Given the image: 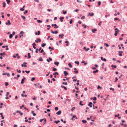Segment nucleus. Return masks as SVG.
<instances>
[{
    "mask_svg": "<svg viewBox=\"0 0 127 127\" xmlns=\"http://www.w3.org/2000/svg\"><path fill=\"white\" fill-rule=\"evenodd\" d=\"M35 78L34 77H33L31 79V80L32 81H33V80H34L35 79Z\"/></svg>",
    "mask_w": 127,
    "mask_h": 127,
    "instance_id": "obj_47",
    "label": "nucleus"
},
{
    "mask_svg": "<svg viewBox=\"0 0 127 127\" xmlns=\"http://www.w3.org/2000/svg\"><path fill=\"white\" fill-rule=\"evenodd\" d=\"M61 86L62 88H64V89H65V90H67V89L66 88V87H65L64 86H63V85H61Z\"/></svg>",
    "mask_w": 127,
    "mask_h": 127,
    "instance_id": "obj_16",
    "label": "nucleus"
},
{
    "mask_svg": "<svg viewBox=\"0 0 127 127\" xmlns=\"http://www.w3.org/2000/svg\"><path fill=\"white\" fill-rule=\"evenodd\" d=\"M92 116H91L90 117V118H87V120H90L91 119V118H92Z\"/></svg>",
    "mask_w": 127,
    "mask_h": 127,
    "instance_id": "obj_51",
    "label": "nucleus"
},
{
    "mask_svg": "<svg viewBox=\"0 0 127 127\" xmlns=\"http://www.w3.org/2000/svg\"><path fill=\"white\" fill-rule=\"evenodd\" d=\"M82 26H83L84 27V28H86L87 27V26L86 25H85L84 24H83L82 25Z\"/></svg>",
    "mask_w": 127,
    "mask_h": 127,
    "instance_id": "obj_50",
    "label": "nucleus"
},
{
    "mask_svg": "<svg viewBox=\"0 0 127 127\" xmlns=\"http://www.w3.org/2000/svg\"><path fill=\"white\" fill-rule=\"evenodd\" d=\"M5 85L6 86H7L8 85V84L7 82H5Z\"/></svg>",
    "mask_w": 127,
    "mask_h": 127,
    "instance_id": "obj_54",
    "label": "nucleus"
},
{
    "mask_svg": "<svg viewBox=\"0 0 127 127\" xmlns=\"http://www.w3.org/2000/svg\"><path fill=\"white\" fill-rule=\"evenodd\" d=\"M55 110L57 111L58 110V108L57 107H56L55 108Z\"/></svg>",
    "mask_w": 127,
    "mask_h": 127,
    "instance_id": "obj_52",
    "label": "nucleus"
},
{
    "mask_svg": "<svg viewBox=\"0 0 127 127\" xmlns=\"http://www.w3.org/2000/svg\"><path fill=\"white\" fill-rule=\"evenodd\" d=\"M5 54V52H3V53H0V55L2 56L3 55H4Z\"/></svg>",
    "mask_w": 127,
    "mask_h": 127,
    "instance_id": "obj_27",
    "label": "nucleus"
},
{
    "mask_svg": "<svg viewBox=\"0 0 127 127\" xmlns=\"http://www.w3.org/2000/svg\"><path fill=\"white\" fill-rule=\"evenodd\" d=\"M24 32L23 31H21L20 32V34H23L24 33Z\"/></svg>",
    "mask_w": 127,
    "mask_h": 127,
    "instance_id": "obj_64",
    "label": "nucleus"
},
{
    "mask_svg": "<svg viewBox=\"0 0 127 127\" xmlns=\"http://www.w3.org/2000/svg\"><path fill=\"white\" fill-rule=\"evenodd\" d=\"M119 32H120V31L119 30H118V31H115V32L118 33Z\"/></svg>",
    "mask_w": 127,
    "mask_h": 127,
    "instance_id": "obj_49",
    "label": "nucleus"
},
{
    "mask_svg": "<svg viewBox=\"0 0 127 127\" xmlns=\"http://www.w3.org/2000/svg\"><path fill=\"white\" fill-rule=\"evenodd\" d=\"M34 111H32L31 112L33 114V116H36V114L35 113H34Z\"/></svg>",
    "mask_w": 127,
    "mask_h": 127,
    "instance_id": "obj_26",
    "label": "nucleus"
},
{
    "mask_svg": "<svg viewBox=\"0 0 127 127\" xmlns=\"http://www.w3.org/2000/svg\"><path fill=\"white\" fill-rule=\"evenodd\" d=\"M88 15H90V16H92L94 15V14L93 13H92V14L90 15V13H89L88 14Z\"/></svg>",
    "mask_w": 127,
    "mask_h": 127,
    "instance_id": "obj_34",
    "label": "nucleus"
},
{
    "mask_svg": "<svg viewBox=\"0 0 127 127\" xmlns=\"http://www.w3.org/2000/svg\"><path fill=\"white\" fill-rule=\"evenodd\" d=\"M9 93L8 92H7L6 93V96H7L8 95H9Z\"/></svg>",
    "mask_w": 127,
    "mask_h": 127,
    "instance_id": "obj_60",
    "label": "nucleus"
},
{
    "mask_svg": "<svg viewBox=\"0 0 127 127\" xmlns=\"http://www.w3.org/2000/svg\"><path fill=\"white\" fill-rule=\"evenodd\" d=\"M98 69H96L95 71H93V73H96L97 72H98Z\"/></svg>",
    "mask_w": 127,
    "mask_h": 127,
    "instance_id": "obj_19",
    "label": "nucleus"
},
{
    "mask_svg": "<svg viewBox=\"0 0 127 127\" xmlns=\"http://www.w3.org/2000/svg\"><path fill=\"white\" fill-rule=\"evenodd\" d=\"M52 27H53L54 26V28H59V27L57 26V25L56 24H52Z\"/></svg>",
    "mask_w": 127,
    "mask_h": 127,
    "instance_id": "obj_1",
    "label": "nucleus"
},
{
    "mask_svg": "<svg viewBox=\"0 0 127 127\" xmlns=\"http://www.w3.org/2000/svg\"><path fill=\"white\" fill-rule=\"evenodd\" d=\"M114 20H116V21L118 20L119 21H120V20L118 18H115L114 19Z\"/></svg>",
    "mask_w": 127,
    "mask_h": 127,
    "instance_id": "obj_35",
    "label": "nucleus"
},
{
    "mask_svg": "<svg viewBox=\"0 0 127 127\" xmlns=\"http://www.w3.org/2000/svg\"><path fill=\"white\" fill-rule=\"evenodd\" d=\"M61 111L60 110L59 111H58V112H57L56 113V114L58 115H59L61 114Z\"/></svg>",
    "mask_w": 127,
    "mask_h": 127,
    "instance_id": "obj_9",
    "label": "nucleus"
},
{
    "mask_svg": "<svg viewBox=\"0 0 127 127\" xmlns=\"http://www.w3.org/2000/svg\"><path fill=\"white\" fill-rule=\"evenodd\" d=\"M17 72H18V73H20L21 72V71L20 70H18V69H17Z\"/></svg>",
    "mask_w": 127,
    "mask_h": 127,
    "instance_id": "obj_55",
    "label": "nucleus"
},
{
    "mask_svg": "<svg viewBox=\"0 0 127 127\" xmlns=\"http://www.w3.org/2000/svg\"><path fill=\"white\" fill-rule=\"evenodd\" d=\"M5 24L6 25H11V23L10 22V21L9 20H8L7 21V22Z\"/></svg>",
    "mask_w": 127,
    "mask_h": 127,
    "instance_id": "obj_3",
    "label": "nucleus"
},
{
    "mask_svg": "<svg viewBox=\"0 0 127 127\" xmlns=\"http://www.w3.org/2000/svg\"><path fill=\"white\" fill-rule=\"evenodd\" d=\"M64 74L65 76H66L68 74V73L66 71H64Z\"/></svg>",
    "mask_w": 127,
    "mask_h": 127,
    "instance_id": "obj_13",
    "label": "nucleus"
},
{
    "mask_svg": "<svg viewBox=\"0 0 127 127\" xmlns=\"http://www.w3.org/2000/svg\"><path fill=\"white\" fill-rule=\"evenodd\" d=\"M110 89L111 90H112L113 91H114V89L113 88H110Z\"/></svg>",
    "mask_w": 127,
    "mask_h": 127,
    "instance_id": "obj_57",
    "label": "nucleus"
},
{
    "mask_svg": "<svg viewBox=\"0 0 127 127\" xmlns=\"http://www.w3.org/2000/svg\"><path fill=\"white\" fill-rule=\"evenodd\" d=\"M28 59L30 58H31V55H30V53H28Z\"/></svg>",
    "mask_w": 127,
    "mask_h": 127,
    "instance_id": "obj_18",
    "label": "nucleus"
},
{
    "mask_svg": "<svg viewBox=\"0 0 127 127\" xmlns=\"http://www.w3.org/2000/svg\"><path fill=\"white\" fill-rule=\"evenodd\" d=\"M75 109V107H73L71 109V110L73 111Z\"/></svg>",
    "mask_w": 127,
    "mask_h": 127,
    "instance_id": "obj_48",
    "label": "nucleus"
},
{
    "mask_svg": "<svg viewBox=\"0 0 127 127\" xmlns=\"http://www.w3.org/2000/svg\"><path fill=\"white\" fill-rule=\"evenodd\" d=\"M13 37L12 35V34H10L9 35V38H12Z\"/></svg>",
    "mask_w": 127,
    "mask_h": 127,
    "instance_id": "obj_30",
    "label": "nucleus"
},
{
    "mask_svg": "<svg viewBox=\"0 0 127 127\" xmlns=\"http://www.w3.org/2000/svg\"><path fill=\"white\" fill-rule=\"evenodd\" d=\"M37 22L38 23H41L42 22V21L40 20H37Z\"/></svg>",
    "mask_w": 127,
    "mask_h": 127,
    "instance_id": "obj_32",
    "label": "nucleus"
},
{
    "mask_svg": "<svg viewBox=\"0 0 127 127\" xmlns=\"http://www.w3.org/2000/svg\"><path fill=\"white\" fill-rule=\"evenodd\" d=\"M111 66L113 68H115L116 67V65H111Z\"/></svg>",
    "mask_w": 127,
    "mask_h": 127,
    "instance_id": "obj_38",
    "label": "nucleus"
},
{
    "mask_svg": "<svg viewBox=\"0 0 127 127\" xmlns=\"http://www.w3.org/2000/svg\"><path fill=\"white\" fill-rule=\"evenodd\" d=\"M116 80L115 81V82H117L118 80V78L117 77H116L115 78Z\"/></svg>",
    "mask_w": 127,
    "mask_h": 127,
    "instance_id": "obj_44",
    "label": "nucleus"
},
{
    "mask_svg": "<svg viewBox=\"0 0 127 127\" xmlns=\"http://www.w3.org/2000/svg\"><path fill=\"white\" fill-rule=\"evenodd\" d=\"M7 74V73H6V72L2 74V75H6V74Z\"/></svg>",
    "mask_w": 127,
    "mask_h": 127,
    "instance_id": "obj_56",
    "label": "nucleus"
},
{
    "mask_svg": "<svg viewBox=\"0 0 127 127\" xmlns=\"http://www.w3.org/2000/svg\"><path fill=\"white\" fill-rule=\"evenodd\" d=\"M51 33L53 34H57L58 33V32L56 31L54 32L52 30H51Z\"/></svg>",
    "mask_w": 127,
    "mask_h": 127,
    "instance_id": "obj_4",
    "label": "nucleus"
},
{
    "mask_svg": "<svg viewBox=\"0 0 127 127\" xmlns=\"http://www.w3.org/2000/svg\"><path fill=\"white\" fill-rule=\"evenodd\" d=\"M65 43H66V45L67 46H68V41H66L65 42Z\"/></svg>",
    "mask_w": 127,
    "mask_h": 127,
    "instance_id": "obj_11",
    "label": "nucleus"
},
{
    "mask_svg": "<svg viewBox=\"0 0 127 127\" xmlns=\"http://www.w3.org/2000/svg\"><path fill=\"white\" fill-rule=\"evenodd\" d=\"M46 45V44L45 43H43L42 44L41 46L42 47H44Z\"/></svg>",
    "mask_w": 127,
    "mask_h": 127,
    "instance_id": "obj_28",
    "label": "nucleus"
},
{
    "mask_svg": "<svg viewBox=\"0 0 127 127\" xmlns=\"http://www.w3.org/2000/svg\"><path fill=\"white\" fill-rule=\"evenodd\" d=\"M26 64H22L21 66L22 67H26L27 66V65H26Z\"/></svg>",
    "mask_w": 127,
    "mask_h": 127,
    "instance_id": "obj_15",
    "label": "nucleus"
},
{
    "mask_svg": "<svg viewBox=\"0 0 127 127\" xmlns=\"http://www.w3.org/2000/svg\"><path fill=\"white\" fill-rule=\"evenodd\" d=\"M56 74H57V75H58V73L57 72H55V73L53 74V75H55Z\"/></svg>",
    "mask_w": 127,
    "mask_h": 127,
    "instance_id": "obj_42",
    "label": "nucleus"
},
{
    "mask_svg": "<svg viewBox=\"0 0 127 127\" xmlns=\"http://www.w3.org/2000/svg\"><path fill=\"white\" fill-rule=\"evenodd\" d=\"M16 112L17 113H19L20 114V115L21 116L22 115H23V113H22L21 112V111H17Z\"/></svg>",
    "mask_w": 127,
    "mask_h": 127,
    "instance_id": "obj_5",
    "label": "nucleus"
},
{
    "mask_svg": "<svg viewBox=\"0 0 127 127\" xmlns=\"http://www.w3.org/2000/svg\"><path fill=\"white\" fill-rule=\"evenodd\" d=\"M104 45L107 47H108L109 46V45L108 44L106 43H104Z\"/></svg>",
    "mask_w": 127,
    "mask_h": 127,
    "instance_id": "obj_24",
    "label": "nucleus"
},
{
    "mask_svg": "<svg viewBox=\"0 0 127 127\" xmlns=\"http://www.w3.org/2000/svg\"><path fill=\"white\" fill-rule=\"evenodd\" d=\"M64 17H60V20L61 22H63V19H64Z\"/></svg>",
    "mask_w": 127,
    "mask_h": 127,
    "instance_id": "obj_10",
    "label": "nucleus"
},
{
    "mask_svg": "<svg viewBox=\"0 0 127 127\" xmlns=\"http://www.w3.org/2000/svg\"><path fill=\"white\" fill-rule=\"evenodd\" d=\"M60 122V121L59 120H58L57 121H54V122L56 124H57L58 123H59Z\"/></svg>",
    "mask_w": 127,
    "mask_h": 127,
    "instance_id": "obj_37",
    "label": "nucleus"
},
{
    "mask_svg": "<svg viewBox=\"0 0 127 127\" xmlns=\"http://www.w3.org/2000/svg\"><path fill=\"white\" fill-rule=\"evenodd\" d=\"M16 57L17 56V58L18 59H19L20 58V56H18V54L17 53L16 54Z\"/></svg>",
    "mask_w": 127,
    "mask_h": 127,
    "instance_id": "obj_23",
    "label": "nucleus"
},
{
    "mask_svg": "<svg viewBox=\"0 0 127 127\" xmlns=\"http://www.w3.org/2000/svg\"><path fill=\"white\" fill-rule=\"evenodd\" d=\"M24 79H22V81L21 82V84H23L24 83Z\"/></svg>",
    "mask_w": 127,
    "mask_h": 127,
    "instance_id": "obj_31",
    "label": "nucleus"
},
{
    "mask_svg": "<svg viewBox=\"0 0 127 127\" xmlns=\"http://www.w3.org/2000/svg\"><path fill=\"white\" fill-rule=\"evenodd\" d=\"M64 36V35L63 34H60L59 35V37L62 39L63 38Z\"/></svg>",
    "mask_w": 127,
    "mask_h": 127,
    "instance_id": "obj_2",
    "label": "nucleus"
},
{
    "mask_svg": "<svg viewBox=\"0 0 127 127\" xmlns=\"http://www.w3.org/2000/svg\"><path fill=\"white\" fill-rule=\"evenodd\" d=\"M5 47H6V50H8V49H9V48H8V45H6V46H5Z\"/></svg>",
    "mask_w": 127,
    "mask_h": 127,
    "instance_id": "obj_40",
    "label": "nucleus"
},
{
    "mask_svg": "<svg viewBox=\"0 0 127 127\" xmlns=\"http://www.w3.org/2000/svg\"><path fill=\"white\" fill-rule=\"evenodd\" d=\"M63 13L64 14H65L66 13V11H64V10H63Z\"/></svg>",
    "mask_w": 127,
    "mask_h": 127,
    "instance_id": "obj_33",
    "label": "nucleus"
},
{
    "mask_svg": "<svg viewBox=\"0 0 127 127\" xmlns=\"http://www.w3.org/2000/svg\"><path fill=\"white\" fill-rule=\"evenodd\" d=\"M74 70H75V71H74V73L76 74L78 72L77 71H76L77 70L76 68H75L74 69Z\"/></svg>",
    "mask_w": 127,
    "mask_h": 127,
    "instance_id": "obj_12",
    "label": "nucleus"
},
{
    "mask_svg": "<svg viewBox=\"0 0 127 127\" xmlns=\"http://www.w3.org/2000/svg\"><path fill=\"white\" fill-rule=\"evenodd\" d=\"M96 97H94V98H93V100H96Z\"/></svg>",
    "mask_w": 127,
    "mask_h": 127,
    "instance_id": "obj_53",
    "label": "nucleus"
},
{
    "mask_svg": "<svg viewBox=\"0 0 127 127\" xmlns=\"http://www.w3.org/2000/svg\"><path fill=\"white\" fill-rule=\"evenodd\" d=\"M49 49H51L52 50H53L54 49V48H51V47H50V46H49Z\"/></svg>",
    "mask_w": 127,
    "mask_h": 127,
    "instance_id": "obj_43",
    "label": "nucleus"
},
{
    "mask_svg": "<svg viewBox=\"0 0 127 127\" xmlns=\"http://www.w3.org/2000/svg\"><path fill=\"white\" fill-rule=\"evenodd\" d=\"M21 17L23 19V20L24 21H25V17L21 15Z\"/></svg>",
    "mask_w": 127,
    "mask_h": 127,
    "instance_id": "obj_14",
    "label": "nucleus"
},
{
    "mask_svg": "<svg viewBox=\"0 0 127 127\" xmlns=\"http://www.w3.org/2000/svg\"><path fill=\"white\" fill-rule=\"evenodd\" d=\"M28 12V10H26L25 12H24V14H25L26 13H27Z\"/></svg>",
    "mask_w": 127,
    "mask_h": 127,
    "instance_id": "obj_59",
    "label": "nucleus"
},
{
    "mask_svg": "<svg viewBox=\"0 0 127 127\" xmlns=\"http://www.w3.org/2000/svg\"><path fill=\"white\" fill-rule=\"evenodd\" d=\"M53 71H56L57 70L56 68H54V67H53Z\"/></svg>",
    "mask_w": 127,
    "mask_h": 127,
    "instance_id": "obj_39",
    "label": "nucleus"
},
{
    "mask_svg": "<svg viewBox=\"0 0 127 127\" xmlns=\"http://www.w3.org/2000/svg\"><path fill=\"white\" fill-rule=\"evenodd\" d=\"M97 29H92V32L93 33H95Z\"/></svg>",
    "mask_w": 127,
    "mask_h": 127,
    "instance_id": "obj_7",
    "label": "nucleus"
},
{
    "mask_svg": "<svg viewBox=\"0 0 127 127\" xmlns=\"http://www.w3.org/2000/svg\"><path fill=\"white\" fill-rule=\"evenodd\" d=\"M83 49L84 50H85L86 51H87L89 50V48H87L86 49L85 47H84Z\"/></svg>",
    "mask_w": 127,
    "mask_h": 127,
    "instance_id": "obj_8",
    "label": "nucleus"
},
{
    "mask_svg": "<svg viewBox=\"0 0 127 127\" xmlns=\"http://www.w3.org/2000/svg\"><path fill=\"white\" fill-rule=\"evenodd\" d=\"M37 41H38L39 42H40L41 41V40L39 38H37Z\"/></svg>",
    "mask_w": 127,
    "mask_h": 127,
    "instance_id": "obj_46",
    "label": "nucleus"
},
{
    "mask_svg": "<svg viewBox=\"0 0 127 127\" xmlns=\"http://www.w3.org/2000/svg\"><path fill=\"white\" fill-rule=\"evenodd\" d=\"M3 6V7H5L6 6V3L5 2H3L2 3Z\"/></svg>",
    "mask_w": 127,
    "mask_h": 127,
    "instance_id": "obj_17",
    "label": "nucleus"
},
{
    "mask_svg": "<svg viewBox=\"0 0 127 127\" xmlns=\"http://www.w3.org/2000/svg\"><path fill=\"white\" fill-rule=\"evenodd\" d=\"M40 59H39V61H43V59H42V58L41 57H40Z\"/></svg>",
    "mask_w": 127,
    "mask_h": 127,
    "instance_id": "obj_63",
    "label": "nucleus"
},
{
    "mask_svg": "<svg viewBox=\"0 0 127 127\" xmlns=\"http://www.w3.org/2000/svg\"><path fill=\"white\" fill-rule=\"evenodd\" d=\"M85 18V17L84 16H83L81 18V19L82 20H83Z\"/></svg>",
    "mask_w": 127,
    "mask_h": 127,
    "instance_id": "obj_36",
    "label": "nucleus"
},
{
    "mask_svg": "<svg viewBox=\"0 0 127 127\" xmlns=\"http://www.w3.org/2000/svg\"><path fill=\"white\" fill-rule=\"evenodd\" d=\"M20 10L21 11H23L24 10V8H20Z\"/></svg>",
    "mask_w": 127,
    "mask_h": 127,
    "instance_id": "obj_45",
    "label": "nucleus"
},
{
    "mask_svg": "<svg viewBox=\"0 0 127 127\" xmlns=\"http://www.w3.org/2000/svg\"><path fill=\"white\" fill-rule=\"evenodd\" d=\"M92 103L91 102H90L89 104H88V106H90L91 107H92Z\"/></svg>",
    "mask_w": 127,
    "mask_h": 127,
    "instance_id": "obj_6",
    "label": "nucleus"
},
{
    "mask_svg": "<svg viewBox=\"0 0 127 127\" xmlns=\"http://www.w3.org/2000/svg\"><path fill=\"white\" fill-rule=\"evenodd\" d=\"M101 2L100 1H99L98 2V6H100L101 4Z\"/></svg>",
    "mask_w": 127,
    "mask_h": 127,
    "instance_id": "obj_41",
    "label": "nucleus"
},
{
    "mask_svg": "<svg viewBox=\"0 0 127 127\" xmlns=\"http://www.w3.org/2000/svg\"><path fill=\"white\" fill-rule=\"evenodd\" d=\"M82 122L84 124H85L87 123V121L86 120H82Z\"/></svg>",
    "mask_w": 127,
    "mask_h": 127,
    "instance_id": "obj_25",
    "label": "nucleus"
},
{
    "mask_svg": "<svg viewBox=\"0 0 127 127\" xmlns=\"http://www.w3.org/2000/svg\"><path fill=\"white\" fill-rule=\"evenodd\" d=\"M6 1H7V3L9 4V3L11 1L10 0H6Z\"/></svg>",
    "mask_w": 127,
    "mask_h": 127,
    "instance_id": "obj_22",
    "label": "nucleus"
},
{
    "mask_svg": "<svg viewBox=\"0 0 127 127\" xmlns=\"http://www.w3.org/2000/svg\"><path fill=\"white\" fill-rule=\"evenodd\" d=\"M82 102H83L82 101H80V102L79 104H80L82 106H83V104L82 103Z\"/></svg>",
    "mask_w": 127,
    "mask_h": 127,
    "instance_id": "obj_29",
    "label": "nucleus"
},
{
    "mask_svg": "<svg viewBox=\"0 0 127 127\" xmlns=\"http://www.w3.org/2000/svg\"><path fill=\"white\" fill-rule=\"evenodd\" d=\"M44 51V50L43 49H42L40 51V53H42Z\"/></svg>",
    "mask_w": 127,
    "mask_h": 127,
    "instance_id": "obj_58",
    "label": "nucleus"
},
{
    "mask_svg": "<svg viewBox=\"0 0 127 127\" xmlns=\"http://www.w3.org/2000/svg\"><path fill=\"white\" fill-rule=\"evenodd\" d=\"M63 84H64L65 85H66L67 84V82H63Z\"/></svg>",
    "mask_w": 127,
    "mask_h": 127,
    "instance_id": "obj_61",
    "label": "nucleus"
},
{
    "mask_svg": "<svg viewBox=\"0 0 127 127\" xmlns=\"http://www.w3.org/2000/svg\"><path fill=\"white\" fill-rule=\"evenodd\" d=\"M25 71L27 73H29L30 72V71H27V70H25Z\"/></svg>",
    "mask_w": 127,
    "mask_h": 127,
    "instance_id": "obj_62",
    "label": "nucleus"
},
{
    "mask_svg": "<svg viewBox=\"0 0 127 127\" xmlns=\"http://www.w3.org/2000/svg\"><path fill=\"white\" fill-rule=\"evenodd\" d=\"M52 59L50 58H49V59H47V61L48 62H49V61H52Z\"/></svg>",
    "mask_w": 127,
    "mask_h": 127,
    "instance_id": "obj_20",
    "label": "nucleus"
},
{
    "mask_svg": "<svg viewBox=\"0 0 127 127\" xmlns=\"http://www.w3.org/2000/svg\"><path fill=\"white\" fill-rule=\"evenodd\" d=\"M101 60L102 61H106V60L105 58H103L102 57H101Z\"/></svg>",
    "mask_w": 127,
    "mask_h": 127,
    "instance_id": "obj_21",
    "label": "nucleus"
}]
</instances>
